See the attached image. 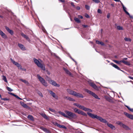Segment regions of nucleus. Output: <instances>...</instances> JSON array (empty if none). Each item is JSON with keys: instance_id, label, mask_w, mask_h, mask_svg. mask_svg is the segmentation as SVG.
<instances>
[{"instance_id": "obj_1", "label": "nucleus", "mask_w": 133, "mask_h": 133, "mask_svg": "<svg viewBox=\"0 0 133 133\" xmlns=\"http://www.w3.org/2000/svg\"><path fill=\"white\" fill-rule=\"evenodd\" d=\"M87 114L91 118L94 119L96 118L99 120L100 122L107 124L108 126L110 128L114 130L116 128L112 124L108 123V121L105 119L99 116L94 115V114H92L89 112H87Z\"/></svg>"}, {"instance_id": "obj_2", "label": "nucleus", "mask_w": 133, "mask_h": 133, "mask_svg": "<svg viewBox=\"0 0 133 133\" xmlns=\"http://www.w3.org/2000/svg\"><path fill=\"white\" fill-rule=\"evenodd\" d=\"M65 112L67 115L61 111H59L58 112L59 114L62 115L64 117L68 118L69 119H70L71 118L74 119H76L77 118V116L74 113L67 110H66Z\"/></svg>"}, {"instance_id": "obj_3", "label": "nucleus", "mask_w": 133, "mask_h": 133, "mask_svg": "<svg viewBox=\"0 0 133 133\" xmlns=\"http://www.w3.org/2000/svg\"><path fill=\"white\" fill-rule=\"evenodd\" d=\"M34 61V63L39 67L41 68L43 70H45V68L44 65H43L41 62L35 58L33 59Z\"/></svg>"}, {"instance_id": "obj_4", "label": "nucleus", "mask_w": 133, "mask_h": 133, "mask_svg": "<svg viewBox=\"0 0 133 133\" xmlns=\"http://www.w3.org/2000/svg\"><path fill=\"white\" fill-rule=\"evenodd\" d=\"M37 77L39 81L45 87H47L48 86V84L39 75H37Z\"/></svg>"}, {"instance_id": "obj_5", "label": "nucleus", "mask_w": 133, "mask_h": 133, "mask_svg": "<svg viewBox=\"0 0 133 133\" xmlns=\"http://www.w3.org/2000/svg\"><path fill=\"white\" fill-rule=\"evenodd\" d=\"M37 77L39 81L45 87H47L48 86V84L39 75H37Z\"/></svg>"}, {"instance_id": "obj_6", "label": "nucleus", "mask_w": 133, "mask_h": 133, "mask_svg": "<svg viewBox=\"0 0 133 133\" xmlns=\"http://www.w3.org/2000/svg\"><path fill=\"white\" fill-rule=\"evenodd\" d=\"M74 110L75 113H77L79 114H81L85 116H87V115L85 113L82 111L76 108L74 109Z\"/></svg>"}, {"instance_id": "obj_7", "label": "nucleus", "mask_w": 133, "mask_h": 133, "mask_svg": "<svg viewBox=\"0 0 133 133\" xmlns=\"http://www.w3.org/2000/svg\"><path fill=\"white\" fill-rule=\"evenodd\" d=\"M10 60L13 63L16 65L18 68H20V69H21V65L17 62H16L13 60L11 58H10Z\"/></svg>"}, {"instance_id": "obj_8", "label": "nucleus", "mask_w": 133, "mask_h": 133, "mask_svg": "<svg viewBox=\"0 0 133 133\" xmlns=\"http://www.w3.org/2000/svg\"><path fill=\"white\" fill-rule=\"evenodd\" d=\"M90 85L93 88L96 90H98L99 88L94 83L91 82L89 83Z\"/></svg>"}, {"instance_id": "obj_9", "label": "nucleus", "mask_w": 133, "mask_h": 133, "mask_svg": "<svg viewBox=\"0 0 133 133\" xmlns=\"http://www.w3.org/2000/svg\"><path fill=\"white\" fill-rule=\"evenodd\" d=\"M74 93L75 94L74 96L77 98H83L84 97V96L81 94L77 92H74Z\"/></svg>"}, {"instance_id": "obj_10", "label": "nucleus", "mask_w": 133, "mask_h": 133, "mask_svg": "<svg viewBox=\"0 0 133 133\" xmlns=\"http://www.w3.org/2000/svg\"><path fill=\"white\" fill-rule=\"evenodd\" d=\"M50 83L51 84L54 86L57 87H60V85L57 84L56 82L54 81L51 80Z\"/></svg>"}, {"instance_id": "obj_11", "label": "nucleus", "mask_w": 133, "mask_h": 133, "mask_svg": "<svg viewBox=\"0 0 133 133\" xmlns=\"http://www.w3.org/2000/svg\"><path fill=\"white\" fill-rule=\"evenodd\" d=\"M48 91L54 98L56 99L58 97L57 96H56L55 93L52 91L49 90H48Z\"/></svg>"}, {"instance_id": "obj_12", "label": "nucleus", "mask_w": 133, "mask_h": 133, "mask_svg": "<svg viewBox=\"0 0 133 133\" xmlns=\"http://www.w3.org/2000/svg\"><path fill=\"white\" fill-rule=\"evenodd\" d=\"M40 128L46 133H51V132L49 130L43 127H40Z\"/></svg>"}, {"instance_id": "obj_13", "label": "nucleus", "mask_w": 133, "mask_h": 133, "mask_svg": "<svg viewBox=\"0 0 133 133\" xmlns=\"http://www.w3.org/2000/svg\"><path fill=\"white\" fill-rule=\"evenodd\" d=\"M0 35L4 38L6 39L7 38V36L1 30H0Z\"/></svg>"}, {"instance_id": "obj_14", "label": "nucleus", "mask_w": 133, "mask_h": 133, "mask_svg": "<svg viewBox=\"0 0 133 133\" xmlns=\"http://www.w3.org/2000/svg\"><path fill=\"white\" fill-rule=\"evenodd\" d=\"M5 28L7 31L11 35H12L13 34L14 32L12 30L10 29L8 27L6 26H5Z\"/></svg>"}, {"instance_id": "obj_15", "label": "nucleus", "mask_w": 133, "mask_h": 133, "mask_svg": "<svg viewBox=\"0 0 133 133\" xmlns=\"http://www.w3.org/2000/svg\"><path fill=\"white\" fill-rule=\"evenodd\" d=\"M124 114L127 116L128 117L132 119L133 120V115H130L129 114L126 113L124 112Z\"/></svg>"}, {"instance_id": "obj_16", "label": "nucleus", "mask_w": 133, "mask_h": 133, "mask_svg": "<svg viewBox=\"0 0 133 133\" xmlns=\"http://www.w3.org/2000/svg\"><path fill=\"white\" fill-rule=\"evenodd\" d=\"M18 46L22 50H26L24 46L21 44L18 43Z\"/></svg>"}, {"instance_id": "obj_17", "label": "nucleus", "mask_w": 133, "mask_h": 133, "mask_svg": "<svg viewBox=\"0 0 133 133\" xmlns=\"http://www.w3.org/2000/svg\"><path fill=\"white\" fill-rule=\"evenodd\" d=\"M67 91L69 94L74 96V92H75V91L69 89H67Z\"/></svg>"}, {"instance_id": "obj_18", "label": "nucleus", "mask_w": 133, "mask_h": 133, "mask_svg": "<svg viewBox=\"0 0 133 133\" xmlns=\"http://www.w3.org/2000/svg\"><path fill=\"white\" fill-rule=\"evenodd\" d=\"M21 34L22 36L25 38L29 42L30 41V40L29 38L27 35L22 33H21Z\"/></svg>"}, {"instance_id": "obj_19", "label": "nucleus", "mask_w": 133, "mask_h": 133, "mask_svg": "<svg viewBox=\"0 0 133 133\" xmlns=\"http://www.w3.org/2000/svg\"><path fill=\"white\" fill-rule=\"evenodd\" d=\"M64 70L65 71V72L68 75L70 76H72V74L68 70L65 68H63Z\"/></svg>"}, {"instance_id": "obj_20", "label": "nucleus", "mask_w": 133, "mask_h": 133, "mask_svg": "<svg viewBox=\"0 0 133 133\" xmlns=\"http://www.w3.org/2000/svg\"><path fill=\"white\" fill-rule=\"evenodd\" d=\"M110 64L112 66L114 67L115 68L117 69L118 70H120V68L116 64L113 63H111Z\"/></svg>"}, {"instance_id": "obj_21", "label": "nucleus", "mask_w": 133, "mask_h": 133, "mask_svg": "<svg viewBox=\"0 0 133 133\" xmlns=\"http://www.w3.org/2000/svg\"><path fill=\"white\" fill-rule=\"evenodd\" d=\"M122 5L123 9L124 11L127 14V15H129V13L126 10V8L124 6V5L122 4Z\"/></svg>"}, {"instance_id": "obj_22", "label": "nucleus", "mask_w": 133, "mask_h": 133, "mask_svg": "<svg viewBox=\"0 0 133 133\" xmlns=\"http://www.w3.org/2000/svg\"><path fill=\"white\" fill-rule=\"evenodd\" d=\"M121 62H122L124 64L128 65H130V63L128 62L127 61H125L123 60L121 61Z\"/></svg>"}, {"instance_id": "obj_23", "label": "nucleus", "mask_w": 133, "mask_h": 133, "mask_svg": "<svg viewBox=\"0 0 133 133\" xmlns=\"http://www.w3.org/2000/svg\"><path fill=\"white\" fill-rule=\"evenodd\" d=\"M84 90L87 93H89V94L91 95H92V94L94 93L93 92L91 91H90L87 89H84Z\"/></svg>"}, {"instance_id": "obj_24", "label": "nucleus", "mask_w": 133, "mask_h": 133, "mask_svg": "<svg viewBox=\"0 0 133 133\" xmlns=\"http://www.w3.org/2000/svg\"><path fill=\"white\" fill-rule=\"evenodd\" d=\"M122 127L124 128V129L128 130L129 129V128L128 127V126H127L125 124H123L122 125Z\"/></svg>"}, {"instance_id": "obj_25", "label": "nucleus", "mask_w": 133, "mask_h": 133, "mask_svg": "<svg viewBox=\"0 0 133 133\" xmlns=\"http://www.w3.org/2000/svg\"><path fill=\"white\" fill-rule=\"evenodd\" d=\"M93 97H94L96 99H100V98H99L98 96L95 93H93L92 95Z\"/></svg>"}, {"instance_id": "obj_26", "label": "nucleus", "mask_w": 133, "mask_h": 133, "mask_svg": "<svg viewBox=\"0 0 133 133\" xmlns=\"http://www.w3.org/2000/svg\"><path fill=\"white\" fill-rule=\"evenodd\" d=\"M57 127L60 128H62L65 129L66 128V127L65 126L63 125H60L59 124H57Z\"/></svg>"}, {"instance_id": "obj_27", "label": "nucleus", "mask_w": 133, "mask_h": 133, "mask_svg": "<svg viewBox=\"0 0 133 133\" xmlns=\"http://www.w3.org/2000/svg\"><path fill=\"white\" fill-rule=\"evenodd\" d=\"M27 117L28 119L30 120L31 121H33L34 120L33 117L31 115H29Z\"/></svg>"}, {"instance_id": "obj_28", "label": "nucleus", "mask_w": 133, "mask_h": 133, "mask_svg": "<svg viewBox=\"0 0 133 133\" xmlns=\"http://www.w3.org/2000/svg\"><path fill=\"white\" fill-rule=\"evenodd\" d=\"M84 111H89L90 112H92V110L91 109L85 108V109H84Z\"/></svg>"}, {"instance_id": "obj_29", "label": "nucleus", "mask_w": 133, "mask_h": 133, "mask_svg": "<svg viewBox=\"0 0 133 133\" xmlns=\"http://www.w3.org/2000/svg\"><path fill=\"white\" fill-rule=\"evenodd\" d=\"M74 20L76 22L78 23H79L81 22L80 20L78 18L75 17L74 18Z\"/></svg>"}, {"instance_id": "obj_30", "label": "nucleus", "mask_w": 133, "mask_h": 133, "mask_svg": "<svg viewBox=\"0 0 133 133\" xmlns=\"http://www.w3.org/2000/svg\"><path fill=\"white\" fill-rule=\"evenodd\" d=\"M20 80L23 82V83H25L27 85L29 84V83L28 81H26L25 80L23 79H20Z\"/></svg>"}, {"instance_id": "obj_31", "label": "nucleus", "mask_w": 133, "mask_h": 133, "mask_svg": "<svg viewBox=\"0 0 133 133\" xmlns=\"http://www.w3.org/2000/svg\"><path fill=\"white\" fill-rule=\"evenodd\" d=\"M124 40L126 41L130 42L131 41V39L130 38L125 37L124 38Z\"/></svg>"}, {"instance_id": "obj_32", "label": "nucleus", "mask_w": 133, "mask_h": 133, "mask_svg": "<svg viewBox=\"0 0 133 133\" xmlns=\"http://www.w3.org/2000/svg\"><path fill=\"white\" fill-rule=\"evenodd\" d=\"M41 115L45 119H47L48 117H47L46 115L44 113L42 114Z\"/></svg>"}, {"instance_id": "obj_33", "label": "nucleus", "mask_w": 133, "mask_h": 133, "mask_svg": "<svg viewBox=\"0 0 133 133\" xmlns=\"http://www.w3.org/2000/svg\"><path fill=\"white\" fill-rule=\"evenodd\" d=\"M2 77L3 80L5 82L7 83L8 82V81L6 79V77L4 75H3L2 76Z\"/></svg>"}, {"instance_id": "obj_34", "label": "nucleus", "mask_w": 133, "mask_h": 133, "mask_svg": "<svg viewBox=\"0 0 133 133\" xmlns=\"http://www.w3.org/2000/svg\"><path fill=\"white\" fill-rule=\"evenodd\" d=\"M117 29L119 30H123V28L122 27L119 25L118 26H117Z\"/></svg>"}, {"instance_id": "obj_35", "label": "nucleus", "mask_w": 133, "mask_h": 133, "mask_svg": "<svg viewBox=\"0 0 133 133\" xmlns=\"http://www.w3.org/2000/svg\"><path fill=\"white\" fill-rule=\"evenodd\" d=\"M21 104L22 106L24 108H27L28 107V105L26 104H25L23 102H22V103H21Z\"/></svg>"}, {"instance_id": "obj_36", "label": "nucleus", "mask_w": 133, "mask_h": 133, "mask_svg": "<svg viewBox=\"0 0 133 133\" xmlns=\"http://www.w3.org/2000/svg\"><path fill=\"white\" fill-rule=\"evenodd\" d=\"M116 123L117 124H118V125H120V126L122 127V125L123 123H122L121 122L118 121L117 122H116Z\"/></svg>"}, {"instance_id": "obj_37", "label": "nucleus", "mask_w": 133, "mask_h": 133, "mask_svg": "<svg viewBox=\"0 0 133 133\" xmlns=\"http://www.w3.org/2000/svg\"><path fill=\"white\" fill-rule=\"evenodd\" d=\"M113 61L116 63L119 64H120L121 62H121V61H119L116 60H113Z\"/></svg>"}, {"instance_id": "obj_38", "label": "nucleus", "mask_w": 133, "mask_h": 133, "mask_svg": "<svg viewBox=\"0 0 133 133\" xmlns=\"http://www.w3.org/2000/svg\"><path fill=\"white\" fill-rule=\"evenodd\" d=\"M78 108H80L81 109H83L84 111L85 110L84 109H85L86 107L82 105H79Z\"/></svg>"}, {"instance_id": "obj_39", "label": "nucleus", "mask_w": 133, "mask_h": 133, "mask_svg": "<svg viewBox=\"0 0 133 133\" xmlns=\"http://www.w3.org/2000/svg\"><path fill=\"white\" fill-rule=\"evenodd\" d=\"M68 100L70 101H75V100L72 98H71L70 97H69L68 98Z\"/></svg>"}, {"instance_id": "obj_40", "label": "nucleus", "mask_w": 133, "mask_h": 133, "mask_svg": "<svg viewBox=\"0 0 133 133\" xmlns=\"http://www.w3.org/2000/svg\"><path fill=\"white\" fill-rule=\"evenodd\" d=\"M49 109L50 111H51L52 112H54L55 113H56V111L55 110H54V109H52L51 108H49Z\"/></svg>"}, {"instance_id": "obj_41", "label": "nucleus", "mask_w": 133, "mask_h": 133, "mask_svg": "<svg viewBox=\"0 0 133 133\" xmlns=\"http://www.w3.org/2000/svg\"><path fill=\"white\" fill-rule=\"evenodd\" d=\"M105 98L107 101H110V98L108 96H105L104 97Z\"/></svg>"}, {"instance_id": "obj_42", "label": "nucleus", "mask_w": 133, "mask_h": 133, "mask_svg": "<svg viewBox=\"0 0 133 133\" xmlns=\"http://www.w3.org/2000/svg\"><path fill=\"white\" fill-rule=\"evenodd\" d=\"M6 89L8 90L9 91H13V90L12 89H11L10 88L8 87H7Z\"/></svg>"}, {"instance_id": "obj_43", "label": "nucleus", "mask_w": 133, "mask_h": 133, "mask_svg": "<svg viewBox=\"0 0 133 133\" xmlns=\"http://www.w3.org/2000/svg\"><path fill=\"white\" fill-rule=\"evenodd\" d=\"M85 8L87 10H89V9H90V7L89 6V5H85Z\"/></svg>"}, {"instance_id": "obj_44", "label": "nucleus", "mask_w": 133, "mask_h": 133, "mask_svg": "<svg viewBox=\"0 0 133 133\" xmlns=\"http://www.w3.org/2000/svg\"><path fill=\"white\" fill-rule=\"evenodd\" d=\"M73 104L74 105H75L78 107H79V104L77 103H74Z\"/></svg>"}, {"instance_id": "obj_45", "label": "nucleus", "mask_w": 133, "mask_h": 133, "mask_svg": "<svg viewBox=\"0 0 133 133\" xmlns=\"http://www.w3.org/2000/svg\"><path fill=\"white\" fill-rule=\"evenodd\" d=\"M97 12L98 13L102 14V13L101 10L100 9H98L97 10Z\"/></svg>"}, {"instance_id": "obj_46", "label": "nucleus", "mask_w": 133, "mask_h": 133, "mask_svg": "<svg viewBox=\"0 0 133 133\" xmlns=\"http://www.w3.org/2000/svg\"><path fill=\"white\" fill-rule=\"evenodd\" d=\"M71 5L73 7H74V8H75V5L74 4V3L72 2H71Z\"/></svg>"}, {"instance_id": "obj_47", "label": "nucleus", "mask_w": 133, "mask_h": 133, "mask_svg": "<svg viewBox=\"0 0 133 133\" xmlns=\"http://www.w3.org/2000/svg\"><path fill=\"white\" fill-rule=\"evenodd\" d=\"M2 99L4 101H8L9 100V99L6 98H3Z\"/></svg>"}, {"instance_id": "obj_48", "label": "nucleus", "mask_w": 133, "mask_h": 133, "mask_svg": "<svg viewBox=\"0 0 133 133\" xmlns=\"http://www.w3.org/2000/svg\"><path fill=\"white\" fill-rule=\"evenodd\" d=\"M110 14L109 13L107 15V18H110Z\"/></svg>"}, {"instance_id": "obj_49", "label": "nucleus", "mask_w": 133, "mask_h": 133, "mask_svg": "<svg viewBox=\"0 0 133 133\" xmlns=\"http://www.w3.org/2000/svg\"><path fill=\"white\" fill-rule=\"evenodd\" d=\"M100 42H100L99 41H98V40H97L96 41V43L98 44H100Z\"/></svg>"}, {"instance_id": "obj_50", "label": "nucleus", "mask_w": 133, "mask_h": 133, "mask_svg": "<svg viewBox=\"0 0 133 133\" xmlns=\"http://www.w3.org/2000/svg\"><path fill=\"white\" fill-rule=\"evenodd\" d=\"M100 44H101L102 45H104V43L102 42H101L100 43Z\"/></svg>"}, {"instance_id": "obj_51", "label": "nucleus", "mask_w": 133, "mask_h": 133, "mask_svg": "<svg viewBox=\"0 0 133 133\" xmlns=\"http://www.w3.org/2000/svg\"><path fill=\"white\" fill-rule=\"evenodd\" d=\"M85 16L87 18H89V15L87 14L85 15Z\"/></svg>"}, {"instance_id": "obj_52", "label": "nucleus", "mask_w": 133, "mask_h": 133, "mask_svg": "<svg viewBox=\"0 0 133 133\" xmlns=\"http://www.w3.org/2000/svg\"><path fill=\"white\" fill-rule=\"evenodd\" d=\"M39 95H40V96H41L42 97H43V95L42 94V93L41 92H40L39 93Z\"/></svg>"}, {"instance_id": "obj_53", "label": "nucleus", "mask_w": 133, "mask_h": 133, "mask_svg": "<svg viewBox=\"0 0 133 133\" xmlns=\"http://www.w3.org/2000/svg\"><path fill=\"white\" fill-rule=\"evenodd\" d=\"M83 27L84 28H86L88 26L87 25H82Z\"/></svg>"}, {"instance_id": "obj_54", "label": "nucleus", "mask_w": 133, "mask_h": 133, "mask_svg": "<svg viewBox=\"0 0 133 133\" xmlns=\"http://www.w3.org/2000/svg\"><path fill=\"white\" fill-rule=\"evenodd\" d=\"M128 15L130 17V18H132V19L133 18V16L130 15V14H129V15Z\"/></svg>"}, {"instance_id": "obj_55", "label": "nucleus", "mask_w": 133, "mask_h": 133, "mask_svg": "<svg viewBox=\"0 0 133 133\" xmlns=\"http://www.w3.org/2000/svg\"><path fill=\"white\" fill-rule=\"evenodd\" d=\"M76 8L77 9V10H79L80 9V7L79 6H77V7H76Z\"/></svg>"}, {"instance_id": "obj_56", "label": "nucleus", "mask_w": 133, "mask_h": 133, "mask_svg": "<svg viewBox=\"0 0 133 133\" xmlns=\"http://www.w3.org/2000/svg\"><path fill=\"white\" fill-rule=\"evenodd\" d=\"M78 17L79 18L81 19H82L83 18V17L82 16L79 15L78 16Z\"/></svg>"}, {"instance_id": "obj_57", "label": "nucleus", "mask_w": 133, "mask_h": 133, "mask_svg": "<svg viewBox=\"0 0 133 133\" xmlns=\"http://www.w3.org/2000/svg\"><path fill=\"white\" fill-rule=\"evenodd\" d=\"M125 106L126 107L128 108V109L130 110V108L127 105H125Z\"/></svg>"}, {"instance_id": "obj_58", "label": "nucleus", "mask_w": 133, "mask_h": 133, "mask_svg": "<svg viewBox=\"0 0 133 133\" xmlns=\"http://www.w3.org/2000/svg\"><path fill=\"white\" fill-rule=\"evenodd\" d=\"M128 77L129 78H130L131 79H132V80H133V77H131V76H129Z\"/></svg>"}, {"instance_id": "obj_59", "label": "nucleus", "mask_w": 133, "mask_h": 133, "mask_svg": "<svg viewBox=\"0 0 133 133\" xmlns=\"http://www.w3.org/2000/svg\"><path fill=\"white\" fill-rule=\"evenodd\" d=\"M59 1L62 2H65L64 0H59Z\"/></svg>"}, {"instance_id": "obj_60", "label": "nucleus", "mask_w": 133, "mask_h": 133, "mask_svg": "<svg viewBox=\"0 0 133 133\" xmlns=\"http://www.w3.org/2000/svg\"><path fill=\"white\" fill-rule=\"evenodd\" d=\"M130 111L132 112H133V109L130 108Z\"/></svg>"}, {"instance_id": "obj_61", "label": "nucleus", "mask_w": 133, "mask_h": 133, "mask_svg": "<svg viewBox=\"0 0 133 133\" xmlns=\"http://www.w3.org/2000/svg\"><path fill=\"white\" fill-rule=\"evenodd\" d=\"M8 94L11 95H13V93H11V92H8Z\"/></svg>"}, {"instance_id": "obj_62", "label": "nucleus", "mask_w": 133, "mask_h": 133, "mask_svg": "<svg viewBox=\"0 0 133 133\" xmlns=\"http://www.w3.org/2000/svg\"><path fill=\"white\" fill-rule=\"evenodd\" d=\"M127 59H128L127 58H124L123 60H127Z\"/></svg>"}, {"instance_id": "obj_63", "label": "nucleus", "mask_w": 133, "mask_h": 133, "mask_svg": "<svg viewBox=\"0 0 133 133\" xmlns=\"http://www.w3.org/2000/svg\"><path fill=\"white\" fill-rule=\"evenodd\" d=\"M22 70H23V71H26V69H24V68H22L21 69Z\"/></svg>"}, {"instance_id": "obj_64", "label": "nucleus", "mask_w": 133, "mask_h": 133, "mask_svg": "<svg viewBox=\"0 0 133 133\" xmlns=\"http://www.w3.org/2000/svg\"><path fill=\"white\" fill-rule=\"evenodd\" d=\"M17 99H18L20 100H22V99L19 97L18 96V97L17 98Z\"/></svg>"}]
</instances>
